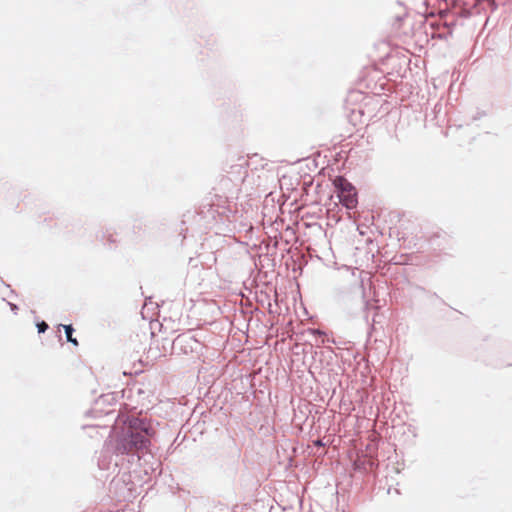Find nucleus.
Returning <instances> with one entry per match:
<instances>
[{
	"label": "nucleus",
	"instance_id": "nucleus-2",
	"mask_svg": "<svg viewBox=\"0 0 512 512\" xmlns=\"http://www.w3.org/2000/svg\"><path fill=\"white\" fill-rule=\"evenodd\" d=\"M150 441L147 437V431H138L135 433H131L130 440L128 442L129 448L128 451H132L135 449L136 451H142L146 449L149 445Z\"/></svg>",
	"mask_w": 512,
	"mask_h": 512
},
{
	"label": "nucleus",
	"instance_id": "nucleus-1",
	"mask_svg": "<svg viewBox=\"0 0 512 512\" xmlns=\"http://www.w3.org/2000/svg\"><path fill=\"white\" fill-rule=\"evenodd\" d=\"M339 189L338 197L340 202L347 208L353 209L357 205V194L355 188L346 179L339 177L334 181Z\"/></svg>",
	"mask_w": 512,
	"mask_h": 512
},
{
	"label": "nucleus",
	"instance_id": "nucleus-6",
	"mask_svg": "<svg viewBox=\"0 0 512 512\" xmlns=\"http://www.w3.org/2000/svg\"><path fill=\"white\" fill-rule=\"evenodd\" d=\"M317 445H322L321 441L316 442Z\"/></svg>",
	"mask_w": 512,
	"mask_h": 512
},
{
	"label": "nucleus",
	"instance_id": "nucleus-4",
	"mask_svg": "<svg viewBox=\"0 0 512 512\" xmlns=\"http://www.w3.org/2000/svg\"><path fill=\"white\" fill-rule=\"evenodd\" d=\"M37 327H38V331H39L40 333H42V332H45V331L47 330L48 325L43 321V322L39 323V324L37 325Z\"/></svg>",
	"mask_w": 512,
	"mask_h": 512
},
{
	"label": "nucleus",
	"instance_id": "nucleus-5",
	"mask_svg": "<svg viewBox=\"0 0 512 512\" xmlns=\"http://www.w3.org/2000/svg\"><path fill=\"white\" fill-rule=\"evenodd\" d=\"M188 341L189 342H195V340L193 338H188Z\"/></svg>",
	"mask_w": 512,
	"mask_h": 512
},
{
	"label": "nucleus",
	"instance_id": "nucleus-3",
	"mask_svg": "<svg viewBox=\"0 0 512 512\" xmlns=\"http://www.w3.org/2000/svg\"><path fill=\"white\" fill-rule=\"evenodd\" d=\"M64 329H65V333H66V338H67V341L68 342H71L72 344H74L75 346L78 345V341L76 338H74L72 335H73V327L71 325H63Z\"/></svg>",
	"mask_w": 512,
	"mask_h": 512
}]
</instances>
